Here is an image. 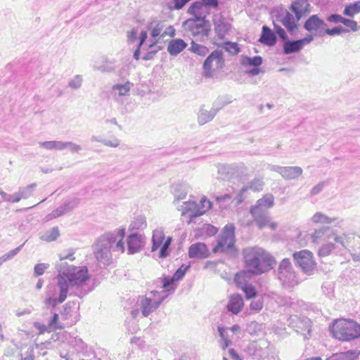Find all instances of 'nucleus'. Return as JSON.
Masks as SVG:
<instances>
[{"label":"nucleus","mask_w":360,"mask_h":360,"mask_svg":"<svg viewBox=\"0 0 360 360\" xmlns=\"http://www.w3.org/2000/svg\"><path fill=\"white\" fill-rule=\"evenodd\" d=\"M263 63V59L259 56H256L254 57H249L247 56H243L240 63L242 65L246 66H260Z\"/></svg>","instance_id":"obj_40"},{"label":"nucleus","mask_w":360,"mask_h":360,"mask_svg":"<svg viewBox=\"0 0 360 360\" xmlns=\"http://www.w3.org/2000/svg\"><path fill=\"white\" fill-rule=\"evenodd\" d=\"M264 183L262 179H254L248 187L250 189H252L254 191H259L262 189Z\"/></svg>","instance_id":"obj_58"},{"label":"nucleus","mask_w":360,"mask_h":360,"mask_svg":"<svg viewBox=\"0 0 360 360\" xmlns=\"http://www.w3.org/2000/svg\"><path fill=\"white\" fill-rule=\"evenodd\" d=\"M91 141L92 142H99L103 143L105 146L117 148L120 144V141L116 137H113L112 140H106L102 139L100 136H92L91 137Z\"/></svg>","instance_id":"obj_42"},{"label":"nucleus","mask_w":360,"mask_h":360,"mask_svg":"<svg viewBox=\"0 0 360 360\" xmlns=\"http://www.w3.org/2000/svg\"><path fill=\"white\" fill-rule=\"evenodd\" d=\"M334 229L328 226H323L316 229L311 234L314 243H319L320 240H332L331 235H333Z\"/></svg>","instance_id":"obj_26"},{"label":"nucleus","mask_w":360,"mask_h":360,"mask_svg":"<svg viewBox=\"0 0 360 360\" xmlns=\"http://www.w3.org/2000/svg\"><path fill=\"white\" fill-rule=\"evenodd\" d=\"M82 78L80 75H75L74 78L70 79L68 82V86L73 89H77L82 86Z\"/></svg>","instance_id":"obj_56"},{"label":"nucleus","mask_w":360,"mask_h":360,"mask_svg":"<svg viewBox=\"0 0 360 360\" xmlns=\"http://www.w3.org/2000/svg\"><path fill=\"white\" fill-rule=\"evenodd\" d=\"M278 278L285 288H290L298 283V278L289 259L284 258L278 269Z\"/></svg>","instance_id":"obj_9"},{"label":"nucleus","mask_w":360,"mask_h":360,"mask_svg":"<svg viewBox=\"0 0 360 360\" xmlns=\"http://www.w3.org/2000/svg\"><path fill=\"white\" fill-rule=\"evenodd\" d=\"M356 236L357 235L351 233L339 234L335 230L333 235H331V237L332 240L336 243V245H338L339 252L343 249L346 252H349Z\"/></svg>","instance_id":"obj_18"},{"label":"nucleus","mask_w":360,"mask_h":360,"mask_svg":"<svg viewBox=\"0 0 360 360\" xmlns=\"http://www.w3.org/2000/svg\"><path fill=\"white\" fill-rule=\"evenodd\" d=\"M65 213L67 212H65L63 205H60L46 217V221H50L53 219L60 217Z\"/></svg>","instance_id":"obj_52"},{"label":"nucleus","mask_w":360,"mask_h":360,"mask_svg":"<svg viewBox=\"0 0 360 360\" xmlns=\"http://www.w3.org/2000/svg\"><path fill=\"white\" fill-rule=\"evenodd\" d=\"M360 13V0L345 6L343 14L353 18L356 14Z\"/></svg>","instance_id":"obj_43"},{"label":"nucleus","mask_w":360,"mask_h":360,"mask_svg":"<svg viewBox=\"0 0 360 360\" xmlns=\"http://www.w3.org/2000/svg\"><path fill=\"white\" fill-rule=\"evenodd\" d=\"M80 199L75 198L73 199L66 200L62 205L65 209V212L68 213L74 210L75 208H76L77 207H78Z\"/></svg>","instance_id":"obj_50"},{"label":"nucleus","mask_w":360,"mask_h":360,"mask_svg":"<svg viewBox=\"0 0 360 360\" xmlns=\"http://www.w3.org/2000/svg\"><path fill=\"white\" fill-rule=\"evenodd\" d=\"M37 187L36 183H32L24 187H20L18 191L13 194H8L3 191H0V195L4 200L15 203L22 199H27L33 194V191Z\"/></svg>","instance_id":"obj_14"},{"label":"nucleus","mask_w":360,"mask_h":360,"mask_svg":"<svg viewBox=\"0 0 360 360\" xmlns=\"http://www.w3.org/2000/svg\"><path fill=\"white\" fill-rule=\"evenodd\" d=\"M289 326L295 329L297 333L302 334L305 338L311 332V321L307 317H300L296 315L291 316L289 319Z\"/></svg>","instance_id":"obj_17"},{"label":"nucleus","mask_w":360,"mask_h":360,"mask_svg":"<svg viewBox=\"0 0 360 360\" xmlns=\"http://www.w3.org/2000/svg\"><path fill=\"white\" fill-rule=\"evenodd\" d=\"M279 18H281L279 21L291 34L293 33V31L297 28V19L288 11H286L283 17L280 16Z\"/></svg>","instance_id":"obj_30"},{"label":"nucleus","mask_w":360,"mask_h":360,"mask_svg":"<svg viewBox=\"0 0 360 360\" xmlns=\"http://www.w3.org/2000/svg\"><path fill=\"white\" fill-rule=\"evenodd\" d=\"M166 297L167 295H161L160 292L155 290L139 297L136 302V309L131 311V316L136 318L141 312L143 317L148 316L160 307Z\"/></svg>","instance_id":"obj_5"},{"label":"nucleus","mask_w":360,"mask_h":360,"mask_svg":"<svg viewBox=\"0 0 360 360\" xmlns=\"http://www.w3.org/2000/svg\"><path fill=\"white\" fill-rule=\"evenodd\" d=\"M331 332L334 338L342 341H351L360 338V324L352 320L335 321Z\"/></svg>","instance_id":"obj_6"},{"label":"nucleus","mask_w":360,"mask_h":360,"mask_svg":"<svg viewBox=\"0 0 360 360\" xmlns=\"http://www.w3.org/2000/svg\"><path fill=\"white\" fill-rule=\"evenodd\" d=\"M213 24L214 32L219 39H223L226 33L229 30V24L226 21L225 18L221 14H215L213 16Z\"/></svg>","instance_id":"obj_21"},{"label":"nucleus","mask_w":360,"mask_h":360,"mask_svg":"<svg viewBox=\"0 0 360 360\" xmlns=\"http://www.w3.org/2000/svg\"><path fill=\"white\" fill-rule=\"evenodd\" d=\"M179 210L182 211V214H185L188 212H191L190 217L193 218V214L198 210V205L195 201H186L180 206H177Z\"/></svg>","instance_id":"obj_39"},{"label":"nucleus","mask_w":360,"mask_h":360,"mask_svg":"<svg viewBox=\"0 0 360 360\" xmlns=\"http://www.w3.org/2000/svg\"><path fill=\"white\" fill-rule=\"evenodd\" d=\"M275 32L278 34V36L285 42L288 39V37L285 32V31L278 25L274 23Z\"/></svg>","instance_id":"obj_61"},{"label":"nucleus","mask_w":360,"mask_h":360,"mask_svg":"<svg viewBox=\"0 0 360 360\" xmlns=\"http://www.w3.org/2000/svg\"><path fill=\"white\" fill-rule=\"evenodd\" d=\"M349 253L354 260L360 261V236H356Z\"/></svg>","instance_id":"obj_47"},{"label":"nucleus","mask_w":360,"mask_h":360,"mask_svg":"<svg viewBox=\"0 0 360 360\" xmlns=\"http://www.w3.org/2000/svg\"><path fill=\"white\" fill-rule=\"evenodd\" d=\"M224 49L226 51L233 55H236L240 52V49L237 43L231 41L226 42L224 44Z\"/></svg>","instance_id":"obj_53"},{"label":"nucleus","mask_w":360,"mask_h":360,"mask_svg":"<svg viewBox=\"0 0 360 360\" xmlns=\"http://www.w3.org/2000/svg\"><path fill=\"white\" fill-rule=\"evenodd\" d=\"M274 205V197L272 194H266L262 198L259 199L255 205L250 208H257L264 211H268V209Z\"/></svg>","instance_id":"obj_31"},{"label":"nucleus","mask_w":360,"mask_h":360,"mask_svg":"<svg viewBox=\"0 0 360 360\" xmlns=\"http://www.w3.org/2000/svg\"><path fill=\"white\" fill-rule=\"evenodd\" d=\"M165 27V22L161 20H155L150 22L147 28L150 31V35L155 38L156 37L160 36L162 38H164L166 35H169L171 37H174L175 34V30L169 26L167 28L166 30L163 32V29Z\"/></svg>","instance_id":"obj_19"},{"label":"nucleus","mask_w":360,"mask_h":360,"mask_svg":"<svg viewBox=\"0 0 360 360\" xmlns=\"http://www.w3.org/2000/svg\"><path fill=\"white\" fill-rule=\"evenodd\" d=\"M172 238L169 236L165 239L164 230L162 228L155 229L153 231L151 251L155 252L160 248V258H165L169 255V248Z\"/></svg>","instance_id":"obj_10"},{"label":"nucleus","mask_w":360,"mask_h":360,"mask_svg":"<svg viewBox=\"0 0 360 360\" xmlns=\"http://www.w3.org/2000/svg\"><path fill=\"white\" fill-rule=\"evenodd\" d=\"M259 41L263 44L271 46L276 44L277 39L275 33L269 27L264 25L262 27Z\"/></svg>","instance_id":"obj_27"},{"label":"nucleus","mask_w":360,"mask_h":360,"mask_svg":"<svg viewBox=\"0 0 360 360\" xmlns=\"http://www.w3.org/2000/svg\"><path fill=\"white\" fill-rule=\"evenodd\" d=\"M75 290L68 283V279L63 274L58 273L56 276V283L47 287L44 304L47 308H54L63 303L68 295H78Z\"/></svg>","instance_id":"obj_3"},{"label":"nucleus","mask_w":360,"mask_h":360,"mask_svg":"<svg viewBox=\"0 0 360 360\" xmlns=\"http://www.w3.org/2000/svg\"><path fill=\"white\" fill-rule=\"evenodd\" d=\"M338 220V218L329 217L320 212L315 213L311 217V221L315 224H330L336 222Z\"/></svg>","instance_id":"obj_38"},{"label":"nucleus","mask_w":360,"mask_h":360,"mask_svg":"<svg viewBox=\"0 0 360 360\" xmlns=\"http://www.w3.org/2000/svg\"><path fill=\"white\" fill-rule=\"evenodd\" d=\"M250 212L253 217L254 221H255L259 229L269 226L271 229L274 230L277 227V224L276 223L271 222L269 211L257 210V208H250Z\"/></svg>","instance_id":"obj_16"},{"label":"nucleus","mask_w":360,"mask_h":360,"mask_svg":"<svg viewBox=\"0 0 360 360\" xmlns=\"http://www.w3.org/2000/svg\"><path fill=\"white\" fill-rule=\"evenodd\" d=\"M55 267L57 272L63 274L75 290L83 286L89 278L86 266H76L68 262H56Z\"/></svg>","instance_id":"obj_4"},{"label":"nucleus","mask_w":360,"mask_h":360,"mask_svg":"<svg viewBox=\"0 0 360 360\" xmlns=\"http://www.w3.org/2000/svg\"><path fill=\"white\" fill-rule=\"evenodd\" d=\"M223 53L221 51H214L205 60L203 69L206 77H212L215 69H221L224 65Z\"/></svg>","instance_id":"obj_15"},{"label":"nucleus","mask_w":360,"mask_h":360,"mask_svg":"<svg viewBox=\"0 0 360 360\" xmlns=\"http://www.w3.org/2000/svg\"><path fill=\"white\" fill-rule=\"evenodd\" d=\"M220 108H212L210 110L205 108V105L200 107L198 114V122L203 125L213 120Z\"/></svg>","instance_id":"obj_25"},{"label":"nucleus","mask_w":360,"mask_h":360,"mask_svg":"<svg viewBox=\"0 0 360 360\" xmlns=\"http://www.w3.org/2000/svg\"><path fill=\"white\" fill-rule=\"evenodd\" d=\"M209 255V250L203 243H197L190 246L188 256L190 258H206Z\"/></svg>","instance_id":"obj_24"},{"label":"nucleus","mask_w":360,"mask_h":360,"mask_svg":"<svg viewBox=\"0 0 360 360\" xmlns=\"http://www.w3.org/2000/svg\"><path fill=\"white\" fill-rule=\"evenodd\" d=\"M106 237L102 235L94 245V253L98 262L103 265H108L112 259V252L109 249V242Z\"/></svg>","instance_id":"obj_11"},{"label":"nucleus","mask_w":360,"mask_h":360,"mask_svg":"<svg viewBox=\"0 0 360 360\" xmlns=\"http://www.w3.org/2000/svg\"><path fill=\"white\" fill-rule=\"evenodd\" d=\"M357 356L358 353L353 350H349L345 352L334 354L326 360H355Z\"/></svg>","instance_id":"obj_37"},{"label":"nucleus","mask_w":360,"mask_h":360,"mask_svg":"<svg viewBox=\"0 0 360 360\" xmlns=\"http://www.w3.org/2000/svg\"><path fill=\"white\" fill-rule=\"evenodd\" d=\"M127 252L129 255H133L141 250L143 247V237L141 234L132 233L127 237Z\"/></svg>","instance_id":"obj_20"},{"label":"nucleus","mask_w":360,"mask_h":360,"mask_svg":"<svg viewBox=\"0 0 360 360\" xmlns=\"http://www.w3.org/2000/svg\"><path fill=\"white\" fill-rule=\"evenodd\" d=\"M206 8L202 1L193 2L188 9V13L193 15L194 18L205 17V9Z\"/></svg>","instance_id":"obj_36"},{"label":"nucleus","mask_w":360,"mask_h":360,"mask_svg":"<svg viewBox=\"0 0 360 360\" xmlns=\"http://www.w3.org/2000/svg\"><path fill=\"white\" fill-rule=\"evenodd\" d=\"M189 269V266L182 265L180 268H179L174 274L173 275V278L176 281H179L183 278L186 272Z\"/></svg>","instance_id":"obj_55"},{"label":"nucleus","mask_w":360,"mask_h":360,"mask_svg":"<svg viewBox=\"0 0 360 360\" xmlns=\"http://www.w3.org/2000/svg\"><path fill=\"white\" fill-rule=\"evenodd\" d=\"M146 226V217L143 216H138L131 222L129 230L131 231L134 230H143Z\"/></svg>","instance_id":"obj_44"},{"label":"nucleus","mask_w":360,"mask_h":360,"mask_svg":"<svg viewBox=\"0 0 360 360\" xmlns=\"http://www.w3.org/2000/svg\"><path fill=\"white\" fill-rule=\"evenodd\" d=\"M303 172L300 167H284L282 173V177L286 180H292L298 178Z\"/></svg>","instance_id":"obj_34"},{"label":"nucleus","mask_w":360,"mask_h":360,"mask_svg":"<svg viewBox=\"0 0 360 360\" xmlns=\"http://www.w3.org/2000/svg\"><path fill=\"white\" fill-rule=\"evenodd\" d=\"M75 290L68 283V279L63 274L58 273L56 276V283L47 287L44 304L47 308H54L63 303L68 295H78Z\"/></svg>","instance_id":"obj_2"},{"label":"nucleus","mask_w":360,"mask_h":360,"mask_svg":"<svg viewBox=\"0 0 360 360\" xmlns=\"http://www.w3.org/2000/svg\"><path fill=\"white\" fill-rule=\"evenodd\" d=\"M198 210L195 212V214H193V217H199L205 214L211 208L212 203L209 200L203 197L201 198L200 203L198 204Z\"/></svg>","instance_id":"obj_46"},{"label":"nucleus","mask_w":360,"mask_h":360,"mask_svg":"<svg viewBox=\"0 0 360 360\" xmlns=\"http://www.w3.org/2000/svg\"><path fill=\"white\" fill-rule=\"evenodd\" d=\"M327 27L325 22L318 15H311L304 22V28L308 32L319 31L324 30Z\"/></svg>","instance_id":"obj_23"},{"label":"nucleus","mask_w":360,"mask_h":360,"mask_svg":"<svg viewBox=\"0 0 360 360\" xmlns=\"http://www.w3.org/2000/svg\"><path fill=\"white\" fill-rule=\"evenodd\" d=\"M247 299H252L257 295V291L252 285H245L243 288Z\"/></svg>","instance_id":"obj_60"},{"label":"nucleus","mask_w":360,"mask_h":360,"mask_svg":"<svg viewBox=\"0 0 360 360\" xmlns=\"http://www.w3.org/2000/svg\"><path fill=\"white\" fill-rule=\"evenodd\" d=\"M75 252L72 249H69L68 250V253H61L59 255L60 261L58 262H66L65 259H70V261H73L75 257H73Z\"/></svg>","instance_id":"obj_62"},{"label":"nucleus","mask_w":360,"mask_h":360,"mask_svg":"<svg viewBox=\"0 0 360 360\" xmlns=\"http://www.w3.org/2000/svg\"><path fill=\"white\" fill-rule=\"evenodd\" d=\"M49 266V265L48 264L41 263L36 264L34 268L35 276H38L43 275Z\"/></svg>","instance_id":"obj_59"},{"label":"nucleus","mask_w":360,"mask_h":360,"mask_svg":"<svg viewBox=\"0 0 360 360\" xmlns=\"http://www.w3.org/2000/svg\"><path fill=\"white\" fill-rule=\"evenodd\" d=\"M293 257L296 264L301 268L304 273L308 275L312 274L315 269L316 263L313 259V255L310 251L303 250L300 252H296L293 254Z\"/></svg>","instance_id":"obj_13"},{"label":"nucleus","mask_w":360,"mask_h":360,"mask_svg":"<svg viewBox=\"0 0 360 360\" xmlns=\"http://www.w3.org/2000/svg\"><path fill=\"white\" fill-rule=\"evenodd\" d=\"M303 48L299 39L297 40H286L284 42L283 51L285 54L288 55L293 53L299 52Z\"/></svg>","instance_id":"obj_35"},{"label":"nucleus","mask_w":360,"mask_h":360,"mask_svg":"<svg viewBox=\"0 0 360 360\" xmlns=\"http://www.w3.org/2000/svg\"><path fill=\"white\" fill-rule=\"evenodd\" d=\"M244 305L243 299L240 295H233L231 296L227 304V309L234 314H238Z\"/></svg>","instance_id":"obj_28"},{"label":"nucleus","mask_w":360,"mask_h":360,"mask_svg":"<svg viewBox=\"0 0 360 360\" xmlns=\"http://www.w3.org/2000/svg\"><path fill=\"white\" fill-rule=\"evenodd\" d=\"M190 51L200 56H205L209 52L206 46L196 44L193 41L191 42Z\"/></svg>","instance_id":"obj_48"},{"label":"nucleus","mask_w":360,"mask_h":360,"mask_svg":"<svg viewBox=\"0 0 360 360\" xmlns=\"http://www.w3.org/2000/svg\"><path fill=\"white\" fill-rule=\"evenodd\" d=\"M342 24H344L346 27H349L353 32H356L358 30L357 22L354 20L344 18Z\"/></svg>","instance_id":"obj_63"},{"label":"nucleus","mask_w":360,"mask_h":360,"mask_svg":"<svg viewBox=\"0 0 360 360\" xmlns=\"http://www.w3.org/2000/svg\"><path fill=\"white\" fill-rule=\"evenodd\" d=\"M22 246H23V244L19 245L16 248L9 251L8 252H7V253L4 254L3 256H1L0 257V264H1V266L2 265V264L4 262L13 259L20 251V250L22 249Z\"/></svg>","instance_id":"obj_49"},{"label":"nucleus","mask_w":360,"mask_h":360,"mask_svg":"<svg viewBox=\"0 0 360 360\" xmlns=\"http://www.w3.org/2000/svg\"><path fill=\"white\" fill-rule=\"evenodd\" d=\"M264 306V301L262 297H259L251 301L250 309L252 311L258 312L261 311Z\"/></svg>","instance_id":"obj_51"},{"label":"nucleus","mask_w":360,"mask_h":360,"mask_svg":"<svg viewBox=\"0 0 360 360\" xmlns=\"http://www.w3.org/2000/svg\"><path fill=\"white\" fill-rule=\"evenodd\" d=\"M333 252H339L338 245L333 240H326L319 249L318 255L321 257H327Z\"/></svg>","instance_id":"obj_32"},{"label":"nucleus","mask_w":360,"mask_h":360,"mask_svg":"<svg viewBox=\"0 0 360 360\" xmlns=\"http://www.w3.org/2000/svg\"><path fill=\"white\" fill-rule=\"evenodd\" d=\"M243 257L247 271L259 276L274 268V258L262 248L248 247L243 250Z\"/></svg>","instance_id":"obj_1"},{"label":"nucleus","mask_w":360,"mask_h":360,"mask_svg":"<svg viewBox=\"0 0 360 360\" xmlns=\"http://www.w3.org/2000/svg\"><path fill=\"white\" fill-rule=\"evenodd\" d=\"M347 30H346L345 28H343L341 26H337L332 29H326L325 33H326L328 35L333 36V35H339L341 34L343 32H346Z\"/></svg>","instance_id":"obj_57"},{"label":"nucleus","mask_w":360,"mask_h":360,"mask_svg":"<svg viewBox=\"0 0 360 360\" xmlns=\"http://www.w3.org/2000/svg\"><path fill=\"white\" fill-rule=\"evenodd\" d=\"M183 27L195 40L202 41L208 39L211 31L210 23L205 17L189 18L184 22Z\"/></svg>","instance_id":"obj_7"},{"label":"nucleus","mask_w":360,"mask_h":360,"mask_svg":"<svg viewBox=\"0 0 360 360\" xmlns=\"http://www.w3.org/2000/svg\"><path fill=\"white\" fill-rule=\"evenodd\" d=\"M59 235V229L57 226H55L41 234L40 239L46 242L55 241L58 238Z\"/></svg>","instance_id":"obj_45"},{"label":"nucleus","mask_w":360,"mask_h":360,"mask_svg":"<svg viewBox=\"0 0 360 360\" xmlns=\"http://www.w3.org/2000/svg\"><path fill=\"white\" fill-rule=\"evenodd\" d=\"M235 243V226L233 224H226L218 236L217 245L213 248L214 253L225 252L233 248Z\"/></svg>","instance_id":"obj_8"},{"label":"nucleus","mask_w":360,"mask_h":360,"mask_svg":"<svg viewBox=\"0 0 360 360\" xmlns=\"http://www.w3.org/2000/svg\"><path fill=\"white\" fill-rule=\"evenodd\" d=\"M189 191V186L186 184H178L174 187L173 194L174 196V203H177L186 198L188 192Z\"/></svg>","instance_id":"obj_33"},{"label":"nucleus","mask_w":360,"mask_h":360,"mask_svg":"<svg viewBox=\"0 0 360 360\" xmlns=\"http://www.w3.org/2000/svg\"><path fill=\"white\" fill-rule=\"evenodd\" d=\"M158 43V40H155L151 44H150L149 48L150 50L143 56V60H149L153 58L154 56L161 49L160 47H158L156 49L153 50V46Z\"/></svg>","instance_id":"obj_54"},{"label":"nucleus","mask_w":360,"mask_h":360,"mask_svg":"<svg viewBox=\"0 0 360 360\" xmlns=\"http://www.w3.org/2000/svg\"><path fill=\"white\" fill-rule=\"evenodd\" d=\"M290 9L295 13L297 21H299L310 13V4L307 0H297L291 4Z\"/></svg>","instance_id":"obj_22"},{"label":"nucleus","mask_w":360,"mask_h":360,"mask_svg":"<svg viewBox=\"0 0 360 360\" xmlns=\"http://www.w3.org/2000/svg\"><path fill=\"white\" fill-rule=\"evenodd\" d=\"M187 45L181 39H172L168 44L167 51L171 56H176L184 51Z\"/></svg>","instance_id":"obj_29"},{"label":"nucleus","mask_w":360,"mask_h":360,"mask_svg":"<svg viewBox=\"0 0 360 360\" xmlns=\"http://www.w3.org/2000/svg\"><path fill=\"white\" fill-rule=\"evenodd\" d=\"M103 237L108 238L107 240L109 242V249L112 254L120 255L124 251V243L123 239L125 236L124 229H116L112 232L106 233L103 235Z\"/></svg>","instance_id":"obj_12"},{"label":"nucleus","mask_w":360,"mask_h":360,"mask_svg":"<svg viewBox=\"0 0 360 360\" xmlns=\"http://www.w3.org/2000/svg\"><path fill=\"white\" fill-rule=\"evenodd\" d=\"M65 148H69L72 153H78L82 150L81 146L72 141H65Z\"/></svg>","instance_id":"obj_64"},{"label":"nucleus","mask_w":360,"mask_h":360,"mask_svg":"<svg viewBox=\"0 0 360 360\" xmlns=\"http://www.w3.org/2000/svg\"><path fill=\"white\" fill-rule=\"evenodd\" d=\"M131 85L129 82L122 84H115L112 87V94L114 96H126L130 90Z\"/></svg>","instance_id":"obj_41"}]
</instances>
